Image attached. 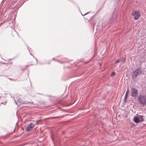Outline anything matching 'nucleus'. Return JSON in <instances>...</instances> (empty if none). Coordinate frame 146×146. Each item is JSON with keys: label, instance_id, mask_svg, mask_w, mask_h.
<instances>
[{"label": "nucleus", "instance_id": "f257e3e1", "mask_svg": "<svg viewBox=\"0 0 146 146\" xmlns=\"http://www.w3.org/2000/svg\"><path fill=\"white\" fill-rule=\"evenodd\" d=\"M138 101L141 105H144L146 103V96L140 95L137 98Z\"/></svg>", "mask_w": 146, "mask_h": 146}, {"label": "nucleus", "instance_id": "f03ea898", "mask_svg": "<svg viewBox=\"0 0 146 146\" xmlns=\"http://www.w3.org/2000/svg\"><path fill=\"white\" fill-rule=\"evenodd\" d=\"M131 96L135 98L136 97L138 94V90L134 88H131Z\"/></svg>", "mask_w": 146, "mask_h": 146}, {"label": "nucleus", "instance_id": "7ed1b4c3", "mask_svg": "<svg viewBox=\"0 0 146 146\" xmlns=\"http://www.w3.org/2000/svg\"><path fill=\"white\" fill-rule=\"evenodd\" d=\"M141 71L139 69H137L133 72L132 74V78L136 77L137 76L139 75L141 73Z\"/></svg>", "mask_w": 146, "mask_h": 146}, {"label": "nucleus", "instance_id": "20e7f679", "mask_svg": "<svg viewBox=\"0 0 146 146\" xmlns=\"http://www.w3.org/2000/svg\"><path fill=\"white\" fill-rule=\"evenodd\" d=\"M132 15L134 16V19L135 20H137L140 17V14L139 12L136 11L132 13Z\"/></svg>", "mask_w": 146, "mask_h": 146}, {"label": "nucleus", "instance_id": "39448f33", "mask_svg": "<svg viewBox=\"0 0 146 146\" xmlns=\"http://www.w3.org/2000/svg\"><path fill=\"white\" fill-rule=\"evenodd\" d=\"M35 124L32 123H31L27 126L26 129V131H30L35 126Z\"/></svg>", "mask_w": 146, "mask_h": 146}, {"label": "nucleus", "instance_id": "423d86ee", "mask_svg": "<svg viewBox=\"0 0 146 146\" xmlns=\"http://www.w3.org/2000/svg\"><path fill=\"white\" fill-rule=\"evenodd\" d=\"M129 93V90L128 88L125 93L124 98V102L125 103L126 102V101L127 99V97Z\"/></svg>", "mask_w": 146, "mask_h": 146}, {"label": "nucleus", "instance_id": "0eeeda50", "mask_svg": "<svg viewBox=\"0 0 146 146\" xmlns=\"http://www.w3.org/2000/svg\"><path fill=\"white\" fill-rule=\"evenodd\" d=\"M133 120L136 123H138L139 122H140L139 120V118L138 117L135 116L133 118Z\"/></svg>", "mask_w": 146, "mask_h": 146}, {"label": "nucleus", "instance_id": "6e6552de", "mask_svg": "<svg viewBox=\"0 0 146 146\" xmlns=\"http://www.w3.org/2000/svg\"><path fill=\"white\" fill-rule=\"evenodd\" d=\"M139 118L140 122H142L144 120V117L142 115H139L138 116Z\"/></svg>", "mask_w": 146, "mask_h": 146}, {"label": "nucleus", "instance_id": "1a4fd4ad", "mask_svg": "<svg viewBox=\"0 0 146 146\" xmlns=\"http://www.w3.org/2000/svg\"><path fill=\"white\" fill-rule=\"evenodd\" d=\"M126 57H125L123 59H121V62L123 63H125V62Z\"/></svg>", "mask_w": 146, "mask_h": 146}, {"label": "nucleus", "instance_id": "9d476101", "mask_svg": "<svg viewBox=\"0 0 146 146\" xmlns=\"http://www.w3.org/2000/svg\"><path fill=\"white\" fill-rule=\"evenodd\" d=\"M29 103L28 102L22 101L21 104H27Z\"/></svg>", "mask_w": 146, "mask_h": 146}, {"label": "nucleus", "instance_id": "9b49d317", "mask_svg": "<svg viewBox=\"0 0 146 146\" xmlns=\"http://www.w3.org/2000/svg\"><path fill=\"white\" fill-rule=\"evenodd\" d=\"M17 102L19 103L20 104H21L22 101L20 99H17Z\"/></svg>", "mask_w": 146, "mask_h": 146}, {"label": "nucleus", "instance_id": "f8f14e48", "mask_svg": "<svg viewBox=\"0 0 146 146\" xmlns=\"http://www.w3.org/2000/svg\"><path fill=\"white\" fill-rule=\"evenodd\" d=\"M115 75V72H113L111 74V76H113Z\"/></svg>", "mask_w": 146, "mask_h": 146}, {"label": "nucleus", "instance_id": "ddd939ff", "mask_svg": "<svg viewBox=\"0 0 146 146\" xmlns=\"http://www.w3.org/2000/svg\"><path fill=\"white\" fill-rule=\"evenodd\" d=\"M120 61V59H118L117 60V61L115 62V63H119Z\"/></svg>", "mask_w": 146, "mask_h": 146}, {"label": "nucleus", "instance_id": "4468645a", "mask_svg": "<svg viewBox=\"0 0 146 146\" xmlns=\"http://www.w3.org/2000/svg\"><path fill=\"white\" fill-rule=\"evenodd\" d=\"M88 13H89L88 12V13H85V14H84V15H83V14L82 13V15H83V16H84V15H87V14H88Z\"/></svg>", "mask_w": 146, "mask_h": 146}, {"label": "nucleus", "instance_id": "2eb2a0df", "mask_svg": "<svg viewBox=\"0 0 146 146\" xmlns=\"http://www.w3.org/2000/svg\"><path fill=\"white\" fill-rule=\"evenodd\" d=\"M17 2V1H15L14 2V4H15L16 3V2Z\"/></svg>", "mask_w": 146, "mask_h": 146}, {"label": "nucleus", "instance_id": "dca6fc26", "mask_svg": "<svg viewBox=\"0 0 146 146\" xmlns=\"http://www.w3.org/2000/svg\"><path fill=\"white\" fill-rule=\"evenodd\" d=\"M15 101L16 104H17V103L16 102V101H15Z\"/></svg>", "mask_w": 146, "mask_h": 146}, {"label": "nucleus", "instance_id": "f3484780", "mask_svg": "<svg viewBox=\"0 0 146 146\" xmlns=\"http://www.w3.org/2000/svg\"><path fill=\"white\" fill-rule=\"evenodd\" d=\"M25 69H21V70L23 71V70H24Z\"/></svg>", "mask_w": 146, "mask_h": 146}, {"label": "nucleus", "instance_id": "a211bd4d", "mask_svg": "<svg viewBox=\"0 0 146 146\" xmlns=\"http://www.w3.org/2000/svg\"><path fill=\"white\" fill-rule=\"evenodd\" d=\"M9 79H10V80H11V79H11V78H9Z\"/></svg>", "mask_w": 146, "mask_h": 146}, {"label": "nucleus", "instance_id": "6ab92c4d", "mask_svg": "<svg viewBox=\"0 0 146 146\" xmlns=\"http://www.w3.org/2000/svg\"><path fill=\"white\" fill-rule=\"evenodd\" d=\"M25 66L26 67V66Z\"/></svg>", "mask_w": 146, "mask_h": 146}]
</instances>
